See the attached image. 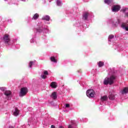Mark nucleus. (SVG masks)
I'll return each instance as SVG.
<instances>
[{
    "label": "nucleus",
    "mask_w": 128,
    "mask_h": 128,
    "mask_svg": "<svg viewBox=\"0 0 128 128\" xmlns=\"http://www.w3.org/2000/svg\"><path fill=\"white\" fill-rule=\"evenodd\" d=\"M104 2L106 4H110L112 2V0H104Z\"/></svg>",
    "instance_id": "nucleus-23"
},
{
    "label": "nucleus",
    "mask_w": 128,
    "mask_h": 128,
    "mask_svg": "<svg viewBox=\"0 0 128 128\" xmlns=\"http://www.w3.org/2000/svg\"><path fill=\"white\" fill-rule=\"evenodd\" d=\"M21 2H26V0H21Z\"/></svg>",
    "instance_id": "nucleus-32"
},
{
    "label": "nucleus",
    "mask_w": 128,
    "mask_h": 128,
    "mask_svg": "<svg viewBox=\"0 0 128 128\" xmlns=\"http://www.w3.org/2000/svg\"><path fill=\"white\" fill-rule=\"evenodd\" d=\"M12 114L14 116H18L20 114V110H18V108H15L12 110Z\"/></svg>",
    "instance_id": "nucleus-12"
},
{
    "label": "nucleus",
    "mask_w": 128,
    "mask_h": 128,
    "mask_svg": "<svg viewBox=\"0 0 128 128\" xmlns=\"http://www.w3.org/2000/svg\"><path fill=\"white\" fill-rule=\"evenodd\" d=\"M48 72L46 70H44L42 74L41 75V78L43 80H46L48 78Z\"/></svg>",
    "instance_id": "nucleus-11"
},
{
    "label": "nucleus",
    "mask_w": 128,
    "mask_h": 128,
    "mask_svg": "<svg viewBox=\"0 0 128 128\" xmlns=\"http://www.w3.org/2000/svg\"><path fill=\"white\" fill-rule=\"evenodd\" d=\"M32 64H34V62L30 61V62L29 65H28V66H29V68H32Z\"/></svg>",
    "instance_id": "nucleus-27"
},
{
    "label": "nucleus",
    "mask_w": 128,
    "mask_h": 128,
    "mask_svg": "<svg viewBox=\"0 0 128 128\" xmlns=\"http://www.w3.org/2000/svg\"><path fill=\"white\" fill-rule=\"evenodd\" d=\"M128 10V8H123L121 10V12H125V16L126 18H128V12H126Z\"/></svg>",
    "instance_id": "nucleus-16"
},
{
    "label": "nucleus",
    "mask_w": 128,
    "mask_h": 128,
    "mask_svg": "<svg viewBox=\"0 0 128 128\" xmlns=\"http://www.w3.org/2000/svg\"><path fill=\"white\" fill-rule=\"evenodd\" d=\"M36 30L38 32H44V34H48L50 32L48 26H44V24L40 22L38 24Z\"/></svg>",
    "instance_id": "nucleus-1"
},
{
    "label": "nucleus",
    "mask_w": 128,
    "mask_h": 128,
    "mask_svg": "<svg viewBox=\"0 0 128 128\" xmlns=\"http://www.w3.org/2000/svg\"><path fill=\"white\" fill-rule=\"evenodd\" d=\"M83 20H88V18H92L94 17V15H92V13L90 12H86L83 15Z\"/></svg>",
    "instance_id": "nucleus-6"
},
{
    "label": "nucleus",
    "mask_w": 128,
    "mask_h": 128,
    "mask_svg": "<svg viewBox=\"0 0 128 128\" xmlns=\"http://www.w3.org/2000/svg\"><path fill=\"white\" fill-rule=\"evenodd\" d=\"M108 96H109L110 100H114V98H116V96H114V94H110Z\"/></svg>",
    "instance_id": "nucleus-20"
},
{
    "label": "nucleus",
    "mask_w": 128,
    "mask_h": 128,
    "mask_svg": "<svg viewBox=\"0 0 128 128\" xmlns=\"http://www.w3.org/2000/svg\"><path fill=\"white\" fill-rule=\"evenodd\" d=\"M56 4L58 6H62V2L60 0H57Z\"/></svg>",
    "instance_id": "nucleus-21"
},
{
    "label": "nucleus",
    "mask_w": 128,
    "mask_h": 128,
    "mask_svg": "<svg viewBox=\"0 0 128 128\" xmlns=\"http://www.w3.org/2000/svg\"><path fill=\"white\" fill-rule=\"evenodd\" d=\"M5 2H8V0H4Z\"/></svg>",
    "instance_id": "nucleus-37"
},
{
    "label": "nucleus",
    "mask_w": 128,
    "mask_h": 128,
    "mask_svg": "<svg viewBox=\"0 0 128 128\" xmlns=\"http://www.w3.org/2000/svg\"><path fill=\"white\" fill-rule=\"evenodd\" d=\"M8 128H14V126H9Z\"/></svg>",
    "instance_id": "nucleus-34"
},
{
    "label": "nucleus",
    "mask_w": 128,
    "mask_h": 128,
    "mask_svg": "<svg viewBox=\"0 0 128 128\" xmlns=\"http://www.w3.org/2000/svg\"><path fill=\"white\" fill-rule=\"evenodd\" d=\"M50 86L53 88H58V84L56 82H52L50 84Z\"/></svg>",
    "instance_id": "nucleus-18"
},
{
    "label": "nucleus",
    "mask_w": 128,
    "mask_h": 128,
    "mask_svg": "<svg viewBox=\"0 0 128 128\" xmlns=\"http://www.w3.org/2000/svg\"><path fill=\"white\" fill-rule=\"evenodd\" d=\"M42 20H46V22H50V17L48 16V15H45L42 16Z\"/></svg>",
    "instance_id": "nucleus-14"
},
{
    "label": "nucleus",
    "mask_w": 128,
    "mask_h": 128,
    "mask_svg": "<svg viewBox=\"0 0 128 128\" xmlns=\"http://www.w3.org/2000/svg\"><path fill=\"white\" fill-rule=\"evenodd\" d=\"M128 88L126 87L124 88L120 92V93L122 94H128Z\"/></svg>",
    "instance_id": "nucleus-15"
},
{
    "label": "nucleus",
    "mask_w": 128,
    "mask_h": 128,
    "mask_svg": "<svg viewBox=\"0 0 128 128\" xmlns=\"http://www.w3.org/2000/svg\"><path fill=\"white\" fill-rule=\"evenodd\" d=\"M38 18H40V14L38 13H36L34 14V16L32 18V20H38Z\"/></svg>",
    "instance_id": "nucleus-17"
},
{
    "label": "nucleus",
    "mask_w": 128,
    "mask_h": 128,
    "mask_svg": "<svg viewBox=\"0 0 128 128\" xmlns=\"http://www.w3.org/2000/svg\"><path fill=\"white\" fill-rule=\"evenodd\" d=\"M70 104H66V108H70Z\"/></svg>",
    "instance_id": "nucleus-29"
},
{
    "label": "nucleus",
    "mask_w": 128,
    "mask_h": 128,
    "mask_svg": "<svg viewBox=\"0 0 128 128\" xmlns=\"http://www.w3.org/2000/svg\"><path fill=\"white\" fill-rule=\"evenodd\" d=\"M50 98H52L53 100H56V98H58V94L56 93V92H52L50 96Z\"/></svg>",
    "instance_id": "nucleus-13"
},
{
    "label": "nucleus",
    "mask_w": 128,
    "mask_h": 128,
    "mask_svg": "<svg viewBox=\"0 0 128 128\" xmlns=\"http://www.w3.org/2000/svg\"><path fill=\"white\" fill-rule=\"evenodd\" d=\"M109 22L110 24H112L113 26L116 27L118 26V24H120V20H118L117 22H114V20H110Z\"/></svg>",
    "instance_id": "nucleus-10"
},
{
    "label": "nucleus",
    "mask_w": 128,
    "mask_h": 128,
    "mask_svg": "<svg viewBox=\"0 0 128 128\" xmlns=\"http://www.w3.org/2000/svg\"><path fill=\"white\" fill-rule=\"evenodd\" d=\"M46 38V36H44V38Z\"/></svg>",
    "instance_id": "nucleus-36"
},
{
    "label": "nucleus",
    "mask_w": 128,
    "mask_h": 128,
    "mask_svg": "<svg viewBox=\"0 0 128 128\" xmlns=\"http://www.w3.org/2000/svg\"><path fill=\"white\" fill-rule=\"evenodd\" d=\"M86 94L88 98H94V96L96 93L94 92V90L90 89L86 91Z\"/></svg>",
    "instance_id": "nucleus-4"
},
{
    "label": "nucleus",
    "mask_w": 128,
    "mask_h": 128,
    "mask_svg": "<svg viewBox=\"0 0 128 128\" xmlns=\"http://www.w3.org/2000/svg\"><path fill=\"white\" fill-rule=\"evenodd\" d=\"M108 100V96H104L101 98L102 102H104V100Z\"/></svg>",
    "instance_id": "nucleus-22"
},
{
    "label": "nucleus",
    "mask_w": 128,
    "mask_h": 128,
    "mask_svg": "<svg viewBox=\"0 0 128 128\" xmlns=\"http://www.w3.org/2000/svg\"><path fill=\"white\" fill-rule=\"evenodd\" d=\"M4 94L6 96V98L7 100H10L12 98V92L10 90L6 91Z\"/></svg>",
    "instance_id": "nucleus-9"
},
{
    "label": "nucleus",
    "mask_w": 128,
    "mask_h": 128,
    "mask_svg": "<svg viewBox=\"0 0 128 128\" xmlns=\"http://www.w3.org/2000/svg\"><path fill=\"white\" fill-rule=\"evenodd\" d=\"M28 94V88H22L20 89V91L19 93V96L21 98L24 96Z\"/></svg>",
    "instance_id": "nucleus-5"
},
{
    "label": "nucleus",
    "mask_w": 128,
    "mask_h": 128,
    "mask_svg": "<svg viewBox=\"0 0 128 128\" xmlns=\"http://www.w3.org/2000/svg\"><path fill=\"white\" fill-rule=\"evenodd\" d=\"M8 22H12L11 19L8 20Z\"/></svg>",
    "instance_id": "nucleus-30"
},
{
    "label": "nucleus",
    "mask_w": 128,
    "mask_h": 128,
    "mask_svg": "<svg viewBox=\"0 0 128 128\" xmlns=\"http://www.w3.org/2000/svg\"><path fill=\"white\" fill-rule=\"evenodd\" d=\"M59 128H64V127L62 126H60Z\"/></svg>",
    "instance_id": "nucleus-35"
},
{
    "label": "nucleus",
    "mask_w": 128,
    "mask_h": 128,
    "mask_svg": "<svg viewBox=\"0 0 128 128\" xmlns=\"http://www.w3.org/2000/svg\"><path fill=\"white\" fill-rule=\"evenodd\" d=\"M104 64V62L102 61L99 62L98 63V66L100 68H102V66Z\"/></svg>",
    "instance_id": "nucleus-25"
},
{
    "label": "nucleus",
    "mask_w": 128,
    "mask_h": 128,
    "mask_svg": "<svg viewBox=\"0 0 128 128\" xmlns=\"http://www.w3.org/2000/svg\"><path fill=\"white\" fill-rule=\"evenodd\" d=\"M121 28L123 30H125L126 32H128V20L126 21V22H123L121 24Z\"/></svg>",
    "instance_id": "nucleus-8"
},
{
    "label": "nucleus",
    "mask_w": 128,
    "mask_h": 128,
    "mask_svg": "<svg viewBox=\"0 0 128 128\" xmlns=\"http://www.w3.org/2000/svg\"><path fill=\"white\" fill-rule=\"evenodd\" d=\"M3 42H4L6 46H11L12 48V41L10 40V34H5L3 36Z\"/></svg>",
    "instance_id": "nucleus-3"
},
{
    "label": "nucleus",
    "mask_w": 128,
    "mask_h": 128,
    "mask_svg": "<svg viewBox=\"0 0 128 128\" xmlns=\"http://www.w3.org/2000/svg\"><path fill=\"white\" fill-rule=\"evenodd\" d=\"M116 80V76L114 74L112 75L110 78L106 77L104 80V84L107 86V84H114Z\"/></svg>",
    "instance_id": "nucleus-2"
},
{
    "label": "nucleus",
    "mask_w": 128,
    "mask_h": 128,
    "mask_svg": "<svg viewBox=\"0 0 128 128\" xmlns=\"http://www.w3.org/2000/svg\"><path fill=\"white\" fill-rule=\"evenodd\" d=\"M34 42H36V35L33 36L32 38L30 40L31 44H34Z\"/></svg>",
    "instance_id": "nucleus-24"
},
{
    "label": "nucleus",
    "mask_w": 128,
    "mask_h": 128,
    "mask_svg": "<svg viewBox=\"0 0 128 128\" xmlns=\"http://www.w3.org/2000/svg\"><path fill=\"white\" fill-rule=\"evenodd\" d=\"M0 90H4V88H0Z\"/></svg>",
    "instance_id": "nucleus-33"
},
{
    "label": "nucleus",
    "mask_w": 128,
    "mask_h": 128,
    "mask_svg": "<svg viewBox=\"0 0 128 128\" xmlns=\"http://www.w3.org/2000/svg\"><path fill=\"white\" fill-rule=\"evenodd\" d=\"M114 38V36L113 34H110L108 36V42H110V40H112Z\"/></svg>",
    "instance_id": "nucleus-26"
},
{
    "label": "nucleus",
    "mask_w": 128,
    "mask_h": 128,
    "mask_svg": "<svg viewBox=\"0 0 128 128\" xmlns=\"http://www.w3.org/2000/svg\"><path fill=\"white\" fill-rule=\"evenodd\" d=\"M51 128H56V126H54V125H52L51 126Z\"/></svg>",
    "instance_id": "nucleus-31"
},
{
    "label": "nucleus",
    "mask_w": 128,
    "mask_h": 128,
    "mask_svg": "<svg viewBox=\"0 0 128 128\" xmlns=\"http://www.w3.org/2000/svg\"><path fill=\"white\" fill-rule=\"evenodd\" d=\"M68 128H74V126H72V124H70L68 126Z\"/></svg>",
    "instance_id": "nucleus-28"
},
{
    "label": "nucleus",
    "mask_w": 128,
    "mask_h": 128,
    "mask_svg": "<svg viewBox=\"0 0 128 128\" xmlns=\"http://www.w3.org/2000/svg\"><path fill=\"white\" fill-rule=\"evenodd\" d=\"M120 10V5H114L112 8V12H117Z\"/></svg>",
    "instance_id": "nucleus-7"
},
{
    "label": "nucleus",
    "mask_w": 128,
    "mask_h": 128,
    "mask_svg": "<svg viewBox=\"0 0 128 128\" xmlns=\"http://www.w3.org/2000/svg\"><path fill=\"white\" fill-rule=\"evenodd\" d=\"M47 24H50V22H47Z\"/></svg>",
    "instance_id": "nucleus-38"
},
{
    "label": "nucleus",
    "mask_w": 128,
    "mask_h": 128,
    "mask_svg": "<svg viewBox=\"0 0 128 128\" xmlns=\"http://www.w3.org/2000/svg\"><path fill=\"white\" fill-rule=\"evenodd\" d=\"M51 62H54L55 64H56L58 62V60L56 59V58L54 56H52L50 58Z\"/></svg>",
    "instance_id": "nucleus-19"
}]
</instances>
